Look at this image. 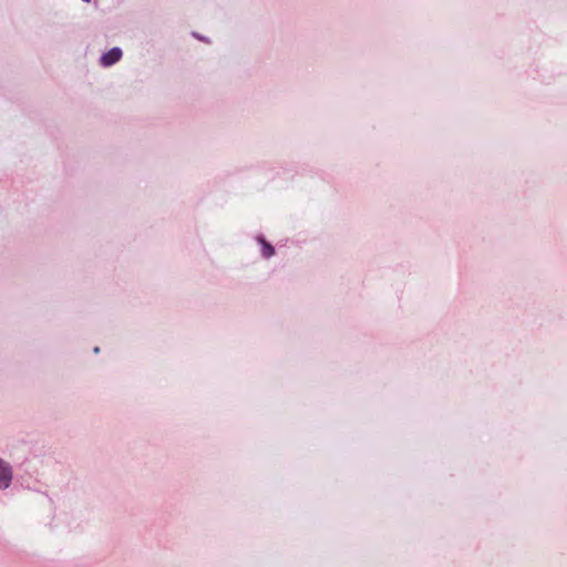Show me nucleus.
I'll return each instance as SVG.
<instances>
[{
	"label": "nucleus",
	"instance_id": "f257e3e1",
	"mask_svg": "<svg viewBox=\"0 0 567 567\" xmlns=\"http://www.w3.org/2000/svg\"><path fill=\"white\" fill-rule=\"evenodd\" d=\"M12 480L11 466L4 461L0 460V488H7Z\"/></svg>",
	"mask_w": 567,
	"mask_h": 567
},
{
	"label": "nucleus",
	"instance_id": "7ed1b4c3",
	"mask_svg": "<svg viewBox=\"0 0 567 567\" xmlns=\"http://www.w3.org/2000/svg\"><path fill=\"white\" fill-rule=\"evenodd\" d=\"M260 244H261V254L265 258H269L271 257L274 254H275V249L274 247L266 243L264 239H259Z\"/></svg>",
	"mask_w": 567,
	"mask_h": 567
},
{
	"label": "nucleus",
	"instance_id": "f03ea898",
	"mask_svg": "<svg viewBox=\"0 0 567 567\" xmlns=\"http://www.w3.org/2000/svg\"><path fill=\"white\" fill-rule=\"evenodd\" d=\"M122 58V51L118 48H113L109 52L102 55L101 63L104 66H110L120 61Z\"/></svg>",
	"mask_w": 567,
	"mask_h": 567
}]
</instances>
